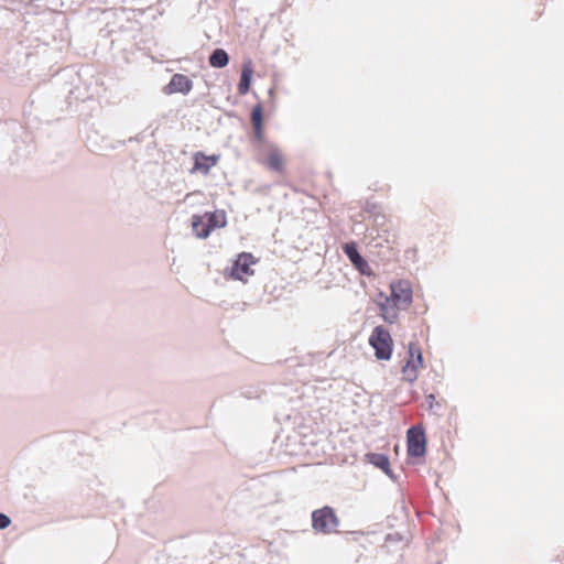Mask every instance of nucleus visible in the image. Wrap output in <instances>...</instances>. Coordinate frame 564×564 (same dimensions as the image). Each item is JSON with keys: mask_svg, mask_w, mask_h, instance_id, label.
Wrapping results in <instances>:
<instances>
[{"mask_svg": "<svg viewBox=\"0 0 564 564\" xmlns=\"http://www.w3.org/2000/svg\"><path fill=\"white\" fill-rule=\"evenodd\" d=\"M369 344L375 349L378 359L389 360L392 355V338L390 333L381 326L373 329L369 338Z\"/></svg>", "mask_w": 564, "mask_h": 564, "instance_id": "nucleus-1", "label": "nucleus"}, {"mask_svg": "<svg viewBox=\"0 0 564 564\" xmlns=\"http://www.w3.org/2000/svg\"><path fill=\"white\" fill-rule=\"evenodd\" d=\"M338 524L339 520L330 507H323L312 513V527L318 533L329 534Z\"/></svg>", "mask_w": 564, "mask_h": 564, "instance_id": "nucleus-2", "label": "nucleus"}, {"mask_svg": "<svg viewBox=\"0 0 564 564\" xmlns=\"http://www.w3.org/2000/svg\"><path fill=\"white\" fill-rule=\"evenodd\" d=\"M423 367V358L420 348L414 345H409V358L402 367V378L409 382H413L419 377V370Z\"/></svg>", "mask_w": 564, "mask_h": 564, "instance_id": "nucleus-3", "label": "nucleus"}, {"mask_svg": "<svg viewBox=\"0 0 564 564\" xmlns=\"http://www.w3.org/2000/svg\"><path fill=\"white\" fill-rule=\"evenodd\" d=\"M391 300L398 308H405L412 302V286L406 280L391 283Z\"/></svg>", "mask_w": 564, "mask_h": 564, "instance_id": "nucleus-4", "label": "nucleus"}, {"mask_svg": "<svg viewBox=\"0 0 564 564\" xmlns=\"http://www.w3.org/2000/svg\"><path fill=\"white\" fill-rule=\"evenodd\" d=\"M257 259L252 253L241 252L238 254L237 259L234 261L232 267L230 269L229 276L235 280L243 281V275H252L253 270L251 265L257 263Z\"/></svg>", "mask_w": 564, "mask_h": 564, "instance_id": "nucleus-5", "label": "nucleus"}, {"mask_svg": "<svg viewBox=\"0 0 564 564\" xmlns=\"http://www.w3.org/2000/svg\"><path fill=\"white\" fill-rule=\"evenodd\" d=\"M408 454L412 457H422L426 452V438L423 429L413 426L406 433Z\"/></svg>", "mask_w": 564, "mask_h": 564, "instance_id": "nucleus-6", "label": "nucleus"}, {"mask_svg": "<svg viewBox=\"0 0 564 564\" xmlns=\"http://www.w3.org/2000/svg\"><path fill=\"white\" fill-rule=\"evenodd\" d=\"M343 251L355 267V269L366 276L373 275V272L367 260L359 253L357 243L354 241L347 242L343 246Z\"/></svg>", "mask_w": 564, "mask_h": 564, "instance_id": "nucleus-7", "label": "nucleus"}, {"mask_svg": "<svg viewBox=\"0 0 564 564\" xmlns=\"http://www.w3.org/2000/svg\"><path fill=\"white\" fill-rule=\"evenodd\" d=\"M203 217L206 221L205 225H203V229L199 230L198 234V238L200 239L207 238L214 229L223 228L227 224L226 215L223 210L207 212Z\"/></svg>", "mask_w": 564, "mask_h": 564, "instance_id": "nucleus-8", "label": "nucleus"}, {"mask_svg": "<svg viewBox=\"0 0 564 564\" xmlns=\"http://www.w3.org/2000/svg\"><path fill=\"white\" fill-rule=\"evenodd\" d=\"M193 89V82L183 74H174L170 83L164 86L163 93L165 95H172L181 93L187 95Z\"/></svg>", "mask_w": 564, "mask_h": 564, "instance_id": "nucleus-9", "label": "nucleus"}, {"mask_svg": "<svg viewBox=\"0 0 564 564\" xmlns=\"http://www.w3.org/2000/svg\"><path fill=\"white\" fill-rule=\"evenodd\" d=\"M252 73H253V69L251 67V63L250 62L245 63L242 65L240 80L238 84L239 95H246L249 91L250 85H251V79H252Z\"/></svg>", "mask_w": 564, "mask_h": 564, "instance_id": "nucleus-10", "label": "nucleus"}, {"mask_svg": "<svg viewBox=\"0 0 564 564\" xmlns=\"http://www.w3.org/2000/svg\"><path fill=\"white\" fill-rule=\"evenodd\" d=\"M194 167L195 171H200L203 173H208L210 167L217 163L218 158L215 155L206 156L202 152H197L194 156Z\"/></svg>", "mask_w": 564, "mask_h": 564, "instance_id": "nucleus-11", "label": "nucleus"}, {"mask_svg": "<svg viewBox=\"0 0 564 564\" xmlns=\"http://www.w3.org/2000/svg\"><path fill=\"white\" fill-rule=\"evenodd\" d=\"M208 62L214 68H224L229 63V55L224 48H215L210 53Z\"/></svg>", "mask_w": 564, "mask_h": 564, "instance_id": "nucleus-12", "label": "nucleus"}, {"mask_svg": "<svg viewBox=\"0 0 564 564\" xmlns=\"http://www.w3.org/2000/svg\"><path fill=\"white\" fill-rule=\"evenodd\" d=\"M265 163H267V166L274 172L283 171V165H284L283 158H282L280 151L275 147L271 148Z\"/></svg>", "mask_w": 564, "mask_h": 564, "instance_id": "nucleus-13", "label": "nucleus"}, {"mask_svg": "<svg viewBox=\"0 0 564 564\" xmlns=\"http://www.w3.org/2000/svg\"><path fill=\"white\" fill-rule=\"evenodd\" d=\"M250 120L252 126H263V107L261 104H257L252 108Z\"/></svg>", "mask_w": 564, "mask_h": 564, "instance_id": "nucleus-14", "label": "nucleus"}, {"mask_svg": "<svg viewBox=\"0 0 564 564\" xmlns=\"http://www.w3.org/2000/svg\"><path fill=\"white\" fill-rule=\"evenodd\" d=\"M370 462L384 471L389 470L390 462L386 455L372 454L370 455Z\"/></svg>", "mask_w": 564, "mask_h": 564, "instance_id": "nucleus-15", "label": "nucleus"}, {"mask_svg": "<svg viewBox=\"0 0 564 564\" xmlns=\"http://www.w3.org/2000/svg\"><path fill=\"white\" fill-rule=\"evenodd\" d=\"M253 129V137H252V143L253 144H264V131L263 126H252Z\"/></svg>", "mask_w": 564, "mask_h": 564, "instance_id": "nucleus-16", "label": "nucleus"}, {"mask_svg": "<svg viewBox=\"0 0 564 564\" xmlns=\"http://www.w3.org/2000/svg\"><path fill=\"white\" fill-rule=\"evenodd\" d=\"M205 219L203 216L194 215L192 217V228L195 236L198 238L199 230L203 229V225H205Z\"/></svg>", "mask_w": 564, "mask_h": 564, "instance_id": "nucleus-17", "label": "nucleus"}, {"mask_svg": "<svg viewBox=\"0 0 564 564\" xmlns=\"http://www.w3.org/2000/svg\"><path fill=\"white\" fill-rule=\"evenodd\" d=\"M11 520L4 513H0V529H6L10 525Z\"/></svg>", "mask_w": 564, "mask_h": 564, "instance_id": "nucleus-18", "label": "nucleus"}, {"mask_svg": "<svg viewBox=\"0 0 564 564\" xmlns=\"http://www.w3.org/2000/svg\"><path fill=\"white\" fill-rule=\"evenodd\" d=\"M429 399L434 400L435 398H434V395H433V394H430V395H429Z\"/></svg>", "mask_w": 564, "mask_h": 564, "instance_id": "nucleus-19", "label": "nucleus"}]
</instances>
